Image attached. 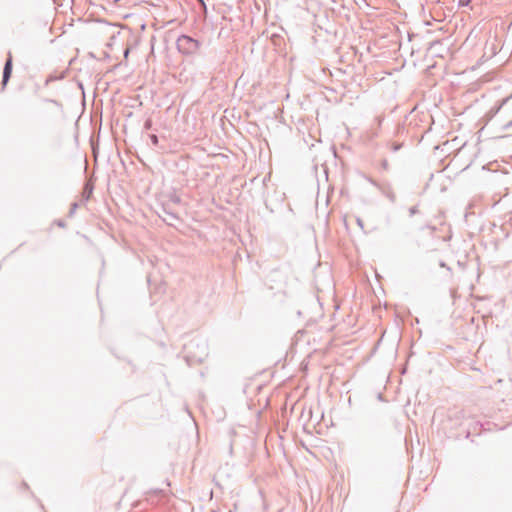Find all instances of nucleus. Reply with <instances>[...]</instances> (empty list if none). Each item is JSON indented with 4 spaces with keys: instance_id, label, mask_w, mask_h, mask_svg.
Segmentation results:
<instances>
[{
    "instance_id": "1",
    "label": "nucleus",
    "mask_w": 512,
    "mask_h": 512,
    "mask_svg": "<svg viewBox=\"0 0 512 512\" xmlns=\"http://www.w3.org/2000/svg\"><path fill=\"white\" fill-rule=\"evenodd\" d=\"M200 45L201 44L199 40L194 39L193 37L185 34L179 36L176 41L178 51L185 55H191L196 53Z\"/></svg>"
},
{
    "instance_id": "2",
    "label": "nucleus",
    "mask_w": 512,
    "mask_h": 512,
    "mask_svg": "<svg viewBox=\"0 0 512 512\" xmlns=\"http://www.w3.org/2000/svg\"><path fill=\"white\" fill-rule=\"evenodd\" d=\"M157 214L167 225L172 227L181 221L178 214L172 210L170 203H162Z\"/></svg>"
},
{
    "instance_id": "3",
    "label": "nucleus",
    "mask_w": 512,
    "mask_h": 512,
    "mask_svg": "<svg viewBox=\"0 0 512 512\" xmlns=\"http://www.w3.org/2000/svg\"><path fill=\"white\" fill-rule=\"evenodd\" d=\"M13 69L12 56L9 53L4 63L3 74H2V85L5 86L11 78Z\"/></svg>"
},
{
    "instance_id": "4",
    "label": "nucleus",
    "mask_w": 512,
    "mask_h": 512,
    "mask_svg": "<svg viewBox=\"0 0 512 512\" xmlns=\"http://www.w3.org/2000/svg\"><path fill=\"white\" fill-rule=\"evenodd\" d=\"M147 138L149 139L151 145L156 150H164V146L160 144V139H166L165 136H158L156 133H148Z\"/></svg>"
},
{
    "instance_id": "5",
    "label": "nucleus",
    "mask_w": 512,
    "mask_h": 512,
    "mask_svg": "<svg viewBox=\"0 0 512 512\" xmlns=\"http://www.w3.org/2000/svg\"><path fill=\"white\" fill-rule=\"evenodd\" d=\"M369 182L377 187L378 189H380V191L392 202L394 203L396 201V195L395 193L392 191V189L390 187L388 188H383L381 187L376 181L372 180V179H369Z\"/></svg>"
},
{
    "instance_id": "6",
    "label": "nucleus",
    "mask_w": 512,
    "mask_h": 512,
    "mask_svg": "<svg viewBox=\"0 0 512 512\" xmlns=\"http://www.w3.org/2000/svg\"><path fill=\"white\" fill-rule=\"evenodd\" d=\"M508 99L509 98H504V100L501 103H499L498 105L494 106L493 108H491L489 110V112L487 113V116L489 117V119H492L500 111V109L506 103V101Z\"/></svg>"
},
{
    "instance_id": "7",
    "label": "nucleus",
    "mask_w": 512,
    "mask_h": 512,
    "mask_svg": "<svg viewBox=\"0 0 512 512\" xmlns=\"http://www.w3.org/2000/svg\"><path fill=\"white\" fill-rule=\"evenodd\" d=\"M167 203L180 204L181 198L176 194H172L170 195L169 201Z\"/></svg>"
},
{
    "instance_id": "8",
    "label": "nucleus",
    "mask_w": 512,
    "mask_h": 512,
    "mask_svg": "<svg viewBox=\"0 0 512 512\" xmlns=\"http://www.w3.org/2000/svg\"><path fill=\"white\" fill-rule=\"evenodd\" d=\"M78 208V203L77 202H73L70 206V209H69V212H68V216L69 217H73L76 210Z\"/></svg>"
},
{
    "instance_id": "9",
    "label": "nucleus",
    "mask_w": 512,
    "mask_h": 512,
    "mask_svg": "<svg viewBox=\"0 0 512 512\" xmlns=\"http://www.w3.org/2000/svg\"><path fill=\"white\" fill-rule=\"evenodd\" d=\"M143 129H144V131H149V130H152V129H153V123H152V120H151L150 118H148V119L144 122Z\"/></svg>"
},
{
    "instance_id": "10",
    "label": "nucleus",
    "mask_w": 512,
    "mask_h": 512,
    "mask_svg": "<svg viewBox=\"0 0 512 512\" xmlns=\"http://www.w3.org/2000/svg\"><path fill=\"white\" fill-rule=\"evenodd\" d=\"M409 215L410 216H414L416 213H418V207L417 206H412L409 208Z\"/></svg>"
},
{
    "instance_id": "11",
    "label": "nucleus",
    "mask_w": 512,
    "mask_h": 512,
    "mask_svg": "<svg viewBox=\"0 0 512 512\" xmlns=\"http://www.w3.org/2000/svg\"><path fill=\"white\" fill-rule=\"evenodd\" d=\"M381 168H382L383 170H388V169H389V164H388L387 159H383V160L381 161Z\"/></svg>"
},
{
    "instance_id": "12",
    "label": "nucleus",
    "mask_w": 512,
    "mask_h": 512,
    "mask_svg": "<svg viewBox=\"0 0 512 512\" xmlns=\"http://www.w3.org/2000/svg\"><path fill=\"white\" fill-rule=\"evenodd\" d=\"M161 493H162V490H160V489H154V490H151V491L148 493V495L152 497L153 495L157 496V495H159V494H161Z\"/></svg>"
},
{
    "instance_id": "13",
    "label": "nucleus",
    "mask_w": 512,
    "mask_h": 512,
    "mask_svg": "<svg viewBox=\"0 0 512 512\" xmlns=\"http://www.w3.org/2000/svg\"><path fill=\"white\" fill-rule=\"evenodd\" d=\"M202 346H203V347H202V348H203V351H202V354H201V355L197 356V360H198V361H202L203 356H204V355H206V345L203 343V345H202Z\"/></svg>"
},
{
    "instance_id": "14",
    "label": "nucleus",
    "mask_w": 512,
    "mask_h": 512,
    "mask_svg": "<svg viewBox=\"0 0 512 512\" xmlns=\"http://www.w3.org/2000/svg\"><path fill=\"white\" fill-rule=\"evenodd\" d=\"M510 129H512V120L507 122L506 124H504L502 127V130H504V131L510 130Z\"/></svg>"
},
{
    "instance_id": "15",
    "label": "nucleus",
    "mask_w": 512,
    "mask_h": 512,
    "mask_svg": "<svg viewBox=\"0 0 512 512\" xmlns=\"http://www.w3.org/2000/svg\"><path fill=\"white\" fill-rule=\"evenodd\" d=\"M401 148V144H393L391 150L397 152Z\"/></svg>"
},
{
    "instance_id": "16",
    "label": "nucleus",
    "mask_w": 512,
    "mask_h": 512,
    "mask_svg": "<svg viewBox=\"0 0 512 512\" xmlns=\"http://www.w3.org/2000/svg\"><path fill=\"white\" fill-rule=\"evenodd\" d=\"M356 222H357V225L363 229V227H364L363 220H362L361 218H359V217H358V218L356 219Z\"/></svg>"
},
{
    "instance_id": "17",
    "label": "nucleus",
    "mask_w": 512,
    "mask_h": 512,
    "mask_svg": "<svg viewBox=\"0 0 512 512\" xmlns=\"http://www.w3.org/2000/svg\"><path fill=\"white\" fill-rule=\"evenodd\" d=\"M468 3H469V0H459V5L460 6L468 5Z\"/></svg>"
},
{
    "instance_id": "18",
    "label": "nucleus",
    "mask_w": 512,
    "mask_h": 512,
    "mask_svg": "<svg viewBox=\"0 0 512 512\" xmlns=\"http://www.w3.org/2000/svg\"><path fill=\"white\" fill-rule=\"evenodd\" d=\"M57 225H58L59 227H65V223H64V221H62V220H58V221H57Z\"/></svg>"
},
{
    "instance_id": "19",
    "label": "nucleus",
    "mask_w": 512,
    "mask_h": 512,
    "mask_svg": "<svg viewBox=\"0 0 512 512\" xmlns=\"http://www.w3.org/2000/svg\"><path fill=\"white\" fill-rule=\"evenodd\" d=\"M197 1H198V2L203 6V8H204L205 10L207 9V8H206V4H205L204 0H197Z\"/></svg>"
},
{
    "instance_id": "20",
    "label": "nucleus",
    "mask_w": 512,
    "mask_h": 512,
    "mask_svg": "<svg viewBox=\"0 0 512 512\" xmlns=\"http://www.w3.org/2000/svg\"><path fill=\"white\" fill-rule=\"evenodd\" d=\"M129 52H130L129 48H126V49L124 50V56H125V58H127V57H128Z\"/></svg>"
},
{
    "instance_id": "21",
    "label": "nucleus",
    "mask_w": 512,
    "mask_h": 512,
    "mask_svg": "<svg viewBox=\"0 0 512 512\" xmlns=\"http://www.w3.org/2000/svg\"><path fill=\"white\" fill-rule=\"evenodd\" d=\"M78 86H79V87L81 88V90H82V97H85V92H84V90H83V86H82V84H81V83H78Z\"/></svg>"
},
{
    "instance_id": "22",
    "label": "nucleus",
    "mask_w": 512,
    "mask_h": 512,
    "mask_svg": "<svg viewBox=\"0 0 512 512\" xmlns=\"http://www.w3.org/2000/svg\"><path fill=\"white\" fill-rule=\"evenodd\" d=\"M375 119H376V121H377L378 125H381V122H382L381 117H380V116H378V117H376Z\"/></svg>"
},
{
    "instance_id": "23",
    "label": "nucleus",
    "mask_w": 512,
    "mask_h": 512,
    "mask_svg": "<svg viewBox=\"0 0 512 512\" xmlns=\"http://www.w3.org/2000/svg\"><path fill=\"white\" fill-rule=\"evenodd\" d=\"M377 136H378L377 132H372L370 138H374V137H377Z\"/></svg>"
},
{
    "instance_id": "24",
    "label": "nucleus",
    "mask_w": 512,
    "mask_h": 512,
    "mask_svg": "<svg viewBox=\"0 0 512 512\" xmlns=\"http://www.w3.org/2000/svg\"><path fill=\"white\" fill-rule=\"evenodd\" d=\"M81 99H82V104H83V105H85V103H86V97H83V98H81Z\"/></svg>"
},
{
    "instance_id": "25",
    "label": "nucleus",
    "mask_w": 512,
    "mask_h": 512,
    "mask_svg": "<svg viewBox=\"0 0 512 512\" xmlns=\"http://www.w3.org/2000/svg\"><path fill=\"white\" fill-rule=\"evenodd\" d=\"M440 266H441V267H445L446 265H445V263H444L443 261H441V262H440Z\"/></svg>"
},
{
    "instance_id": "26",
    "label": "nucleus",
    "mask_w": 512,
    "mask_h": 512,
    "mask_svg": "<svg viewBox=\"0 0 512 512\" xmlns=\"http://www.w3.org/2000/svg\"><path fill=\"white\" fill-rule=\"evenodd\" d=\"M91 99H92V103L94 104V103H95L96 98H95V97H92Z\"/></svg>"
},
{
    "instance_id": "27",
    "label": "nucleus",
    "mask_w": 512,
    "mask_h": 512,
    "mask_svg": "<svg viewBox=\"0 0 512 512\" xmlns=\"http://www.w3.org/2000/svg\"><path fill=\"white\" fill-rule=\"evenodd\" d=\"M509 96H511V97H512V93H511Z\"/></svg>"
}]
</instances>
